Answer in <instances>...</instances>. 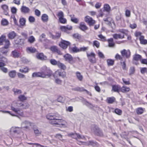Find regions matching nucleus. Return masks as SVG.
<instances>
[{
	"instance_id": "1",
	"label": "nucleus",
	"mask_w": 147,
	"mask_h": 147,
	"mask_svg": "<svg viewBox=\"0 0 147 147\" xmlns=\"http://www.w3.org/2000/svg\"><path fill=\"white\" fill-rule=\"evenodd\" d=\"M46 117L49 120H51L50 123L52 124L59 125L60 127H65L67 123L65 120L60 119V116L57 113H49L46 116Z\"/></svg>"
},
{
	"instance_id": "2",
	"label": "nucleus",
	"mask_w": 147,
	"mask_h": 147,
	"mask_svg": "<svg viewBox=\"0 0 147 147\" xmlns=\"http://www.w3.org/2000/svg\"><path fill=\"white\" fill-rule=\"evenodd\" d=\"M42 74L43 78H45L47 76L48 78L53 76V72L50 69L46 66H43L41 69Z\"/></svg>"
},
{
	"instance_id": "3",
	"label": "nucleus",
	"mask_w": 147,
	"mask_h": 147,
	"mask_svg": "<svg viewBox=\"0 0 147 147\" xmlns=\"http://www.w3.org/2000/svg\"><path fill=\"white\" fill-rule=\"evenodd\" d=\"M20 104L18 102L13 103L11 106V109L16 113L20 115L23 116V112H20Z\"/></svg>"
},
{
	"instance_id": "4",
	"label": "nucleus",
	"mask_w": 147,
	"mask_h": 147,
	"mask_svg": "<svg viewBox=\"0 0 147 147\" xmlns=\"http://www.w3.org/2000/svg\"><path fill=\"white\" fill-rule=\"evenodd\" d=\"M64 57L65 61L68 62L71 64L75 63L77 59L79 60H80V59L78 57L73 58L71 55L69 54H66L64 55Z\"/></svg>"
},
{
	"instance_id": "5",
	"label": "nucleus",
	"mask_w": 147,
	"mask_h": 147,
	"mask_svg": "<svg viewBox=\"0 0 147 147\" xmlns=\"http://www.w3.org/2000/svg\"><path fill=\"white\" fill-rule=\"evenodd\" d=\"M3 45V47L7 49L9 48L10 44L9 40L5 39V36L2 35L0 37V45Z\"/></svg>"
},
{
	"instance_id": "6",
	"label": "nucleus",
	"mask_w": 147,
	"mask_h": 147,
	"mask_svg": "<svg viewBox=\"0 0 147 147\" xmlns=\"http://www.w3.org/2000/svg\"><path fill=\"white\" fill-rule=\"evenodd\" d=\"M53 76L55 78L59 77L63 78L66 77V73L64 71H62L61 70H57L53 74Z\"/></svg>"
},
{
	"instance_id": "7",
	"label": "nucleus",
	"mask_w": 147,
	"mask_h": 147,
	"mask_svg": "<svg viewBox=\"0 0 147 147\" xmlns=\"http://www.w3.org/2000/svg\"><path fill=\"white\" fill-rule=\"evenodd\" d=\"M57 16L59 17V22L62 24H66L67 22V20L64 17V14L63 11H59L57 15Z\"/></svg>"
},
{
	"instance_id": "8",
	"label": "nucleus",
	"mask_w": 147,
	"mask_h": 147,
	"mask_svg": "<svg viewBox=\"0 0 147 147\" xmlns=\"http://www.w3.org/2000/svg\"><path fill=\"white\" fill-rule=\"evenodd\" d=\"M87 56L89 61L92 63H96V59L95 53L93 52H91L90 53H87Z\"/></svg>"
},
{
	"instance_id": "9",
	"label": "nucleus",
	"mask_w": 147,
	"mask_h": 147,
	"mask_svg": "<svg viewBox=\"0 0 147 147\" xmlns=\"http://www.w3.org/2000/svg\"><path fill=\"white\" fill-rule=\"evenodd\" d=\"M92 131L96 135L102 136H103V133L99 128L96 126H95L92 129Z\"/></svg>"
},
{
	"instance_id": "10",
	"label": "nucleus",
	"mask_w": 147,
	"mask_h": 147,
	"mask_svg": "<svg viewBox=\"0 0 147 147\" xmlns=\"http://www.w3.org/2000/svg\"><path fill=\"white\" fill-rule=\"evenodd\" d=\"M85 21L90 26H93L96 23L95 21L89 16H86L85 17Z\"/></svg>"
},
{
	"instance_id": "11",
	"label": "nucleus",
	"mask_w": 147,
	"mask_h": 147,
	"mask_svg": "<svg viewBox=\"0 0 147 147\" xmlns=\"http://www.w3.org/2000/svg\"><path fill=\"white\" fill-rule=\"evenodd\" d=\"M70 44V43L69 42L62 40L59 43V46L63 49H65Z\"/></svg>"
},
{
	"instance_id": "12",
	"label": "nucleus",
	"mask_w": 147,
	"mask_h": 147,
	"mask_svg": "<svg viewBox=\"0 0 147 147\" xmlns=\"http://www.w3.org/2000/svg\"><path fill=\"white\" fill-rule=\"evenodd\" d=\"M121 53L123 57H125L127 58H129L130 57L131 52L129 50H126L124 49L121 51Z\"/></svg>"
},
{
	"instance_id": "13",
	"label": "nucleus",
	"mask_w": 147,
	"mask_h": 147,
	"mask_svg": "<svg viewBox=\"0 0 147 147\" xmlns=\"http://www.w3.org/2000/svg\"><path fill=\"white\" fill-rule=\"evenodd\" d=\"M1 8L3 13L6 16L9 15V9L8 6L6 4H3L1 5Z\"/></svg>"
},
{
	"instance_id": "14",
	"label": "nucleus",
	"mask_w": 147,
	"mask_h": 147,
	"mask_svg": "<svg viewBox=\"0 0 147 147\" xmlns=\"http://www.w3.org/2000/svg\"><path fill=\"white\" fill-rule=\"evenodd\" d=\"M20 129L18 127H12L11 128L10 130V132L11 134H17L20 133Z\"/></svg>"
},
{
	"instance_id": "15",
	"label": "nucleus",
	"mask_w": 147,
	"mask_h": 147,
	"mask_svg": "<svg viewBox=\"0 0 147 147\" xmlns=\"http://www.w3.org/2000/svg\"><path fill=\"white\" fill-rule=\"evenodd\" d=\"M60 28L62 31L69 33V32H68V30H72V27L71 26H69L67 25L66 26H61L60 27Z\"/></svg>"
},
{
	"instance_id": "16",
	"label": "nucleus",
	"mask_w": 147,
	"mask_h": 147,
	"mask_svg": "<svg viewBox=\"0 0 147 147\" xmlns=\"http://www.w3.org/2000/svg\"><path fill=\"white\" fill-rule=\"evenodd\" d=\"M79 28L84 32H85L88 29V28L86 25L85 23L83 22L80 23Z\"/></svg>"
},
{
	"instance_id": "17",
	"label": "nucleus",
	"mask_w": 147,
	"mask_h": 147,
	"mask_svg": "<svg viewBox=\"0 0 147 147\" xmlns=\"http://www.w3.org/2000/svg\"><path fill=\"white\" fill-rule=\"evenodd\" d=\"M55 35H53L51 33L49 32V34L50 35V37L52 39H55L59 38L61 36V32H56Z\"/></svg>"
},
{
	"instance_id": "18",
	"label": "nucleus",
	"mask_w": 147,
	"mask_h": 147,
	"mask_svg": "<svg viewBox=\"0 0 147 147\" xmlns=\"http://www.w3.org/2000/svg\"><path fill=\"white\" fill-rule=\"evenodd\" d=\"M37 58L41 60H46L47 59V57L44 55L42 53H38L36 55Z\"/></svg>"
},
{
	"instance_id": "19",
	"label": "nucleus",
	"mask_w": 147,
	"mask_h": 147,
	"mask_svg": "<svg viewBox=\"0 0 147 147\" xmlns=\"http://www.w3.org/2000/svg\"><path fill=\"white\" fill-rule=\"evenodd\" d=\"M20 11L22 13L26 14L29 13L30 12V10L28 7L23 5L20 8Z\"/></svg>"
},
{
	"instance_id": "20",
	"label": "nucleus",
	"mask_w": 147,
	"mask_h": 147,
	"mask_svg": "<svg viewBox=\"0 0 147 147\" xmlns=\"http://www.w3.org/2000/svg\"><path fill=\"white\" fill-rule=\"evenodd\" d=\"M121 86L119 85H114L112 86V91L119 93L120 91Z\"/></svg>"
},
{
	"instance_id": "21",
	"label": "nucleus",
	"mask_w": 147,
	"mask_h": 147,
	"mask_svg": "<svg viewBox=\"0 0 147 147\" xmlns=\"http://www.w3.org/2000/svg\"><path fill=\"white\" fill-rule=\"evenodd\" d=\"M76 75L77 79L80 81H82L83 79V77L79 71H77L75 73Z\"/></svg>"
},
{
	"instance_id": "22",
	"label": "nucleus",
	"mask_w": 147,
	"mask_h": 147,
	"mask_svg": "<svg viewBox=\"0 0 147 147\" xmlns=\"http://www.w3.org/2000/svg\"><path fill=\"white\" fill-rule=\"evenodd\" d=\"M108 42V46L110 47H113L115 46V44L114 42L113 39L111 38L107 40Z\"/></svg>"
},
{
	"instance_id": "23",
	"label": "nucleus",
	"mask_w": 147,
	"mask_h": 147,
	"mask_svg": "<svg viewBox=\"0 0 147 147\" xmlns=\"http://www.w3.org/2000/svg\"><path fill=\"white\" fill-rule=\"evenodd\" d=\"M69 50L71 53H77L79 52V49L76 46L74 47H70Z\"/></svg>"
},
{
	"instance_id": "24",
	"label": "nucleus",
	"mask_w": 147,
	"mask_h": 147,
	"mask_svg": "<svg viewBox=\"0 0 147 147\" xmlns=\"http://www.w3.org/2000/svg\"><path fill=\"white\" fill-rule=\"evenodd\" d=\"M130 90L129 88L125 86L121 87L120 91L123 93H126L129 92Z\"/></svg>"
},
{
	"instance_id": "25",
	"label": "nucleus",
	"mask_w": 147,
	"mask_h": 147,
	"mask_svg": "<svg viewBox=\"0 0 147 147\" xmlns=\"http://www.w3.org/2000/svg\"><path fill=\"white\" fill-rule=\"evenodd\" d=\"M16 36V33L13 31L9 32L7 35L8 38L11 39H14Z\"/></svg>"
},
{
	"instance_id": "26",
	"label": "nucleus",
	"mask_w": 147,
	"mask_h": 147,
	"mask_svg": "<svg viewBox=\"0 0 147 147\" xmlns=\"http://www.w3.org/2000/svg\"><path fill=\"white\" fill-rule=\"evenodd\" d=\"M50 50L53 52H56L59 54H61L60 51L59 50L56 46H53L51 47Z\"/></svg>"
},
{
	"instance_id": "27",
	"label": "nucleus",
	"mask_w": 147,
	"mask_h": 147,
	"mask_svg": "<svg viewBox=\"0 0 147 147\" xmlns=\"http://www.w3.org/2000/svg\"><path fill=\"white\" fill-rule=\"evenodd\" d=\"M11 56L14 58H18L20 56V54L16 50H15L12 51Z\"/></svg>"
},
{
	"instance_id": "28",
	"label": "nucleus",
	"mask_w": 147,
	"mask_h": 147,
	"mask_svg": "<svg viewBox=\"0 0 147 147\" xmlns=\"http://www.w3.org/2000/svg\"><path fill=\"white\" fill-rule=\"evenodd\" d=\"M32 78L40 77L43 78L41 71L33 73L32 75Z\"/></svg>"
},
{
	"instance_id": "29",
	"label": "nucleus",
	"mask_w": 147,
	"mask_h": 147,
	"mask_svg": "<svg viewBox=\"0 0 147 147\" xmlns=\"http://www.w3.org/2000/svg\"><path fill=\"white\" fill-rule=\"evenodd\" d=\"M88 145H91L93 147L97 146H98V144L95 141L93 140H90L88 142Z\"/></svg>"
},
{
	"instance_id": "30",
	"label": "nucleus",
	"mask_w": 147,
	"mask_h": 147,
	"mask_svg": "<svg viewBox=\"0 0 147 147\" xmlns=\"http://www.w3.org/2000/svg\"><path fill=\"white\" fill-rule=\"evenodd\" d=\"M144 36H141L139 38V40L141 44L146 45L147 44V40L144 39Z\"/></svg>"
},
{
	"instance_id": "31",
	"label": "nucleus",
	"mask_w": 147,
	"mask_h": 147,
	"mask_svg": "<svg viewBox=\"0 0 147 147\" xmlns=\"http://www.w3.org/2000/svg\"><path fill=\"white\" fill-rule=\"evenodd\" d=\"M69 16L71 18V20L72 22L76 24L78 23L79 22V20L77 18H74V15H70Z\"/></svg>"
},
{
	"instance_id": "32",
	"label": "nucleus",
	"mask_w": 147,
	"mask_h": 147,
	"mask_svg": "<svg viewBox=\"0 0 147 147\" xmlns=\"http://www.w3.org/2000/svg\"><path fill=\"white\" fill-rule=\"evenodd\" d=\"M113 38L115 39H117V38L122 39L124 38V35L123 34L122 35L120 34H114L113 35Z\"/></svg>"
},
{
	"instance_id": "33",
	"label": "nucleus",
	"mask_w": 147,
	"mask_h": 147,
	"mask_svg": "<svg viewBox=\"0 0 147 147\" xmlns=\"http://www.w3.org/2000/svg\"><path fill=\"white\" fill-rule=\"evenodd\" d=\"M142 58V56L140 55L136 54L134 55L133 56V61L134 60L136 61H138Z\"/></svg>"
},
{
	"instance_id": "34",
	"label": "nucleus",
	"mask_w": 147,
	"mask_h": 147,
	"mask_svg": "<svg viewBox=\"0 0 147 147\" xmlns=\"http://www.w3.org/2000/svg\"><path fill=\"white\" fill-rule=\"evenodd\" d=\"M26 50L28 52H29L31 53H35L36 50V49L34 47H28L27 48Z\"/></svg>"
},
{
	"instance_id": "35",
	"label": "nucleus",
	"mask_w": 147,
	"mask_h": 147,
	"mask_svg": "<svg viewBox=\"0 0 147 147\" xmlns=\"http://www.w3.org/2000/svg\"><path fill=\"white\" fill-rule=\"evenodd\" d=\"M57 66L59 68L63 70H65L66 68V66L64 64L61 63L59 61L57 64Z\"/></svg>"
},
{
	"instance_id": "36",
	"label": "nucleus",
	"mask_w": 147,
	"mask_h": 147,
	"mask_svg": "<svg viewBox=\"0 0 147 147\" xmlns=\"http://www.w3.org/2000/svg\"><path fill=\"white\" fill-rule=\"evenodd\" d=\"M16 71L15 70H12L10 71L9 73V77L12 78H14L16 75Z\"/></svg>"
},
{
	"instance_id": "37",
	"label": "nucleus",
	"mask_w": 147,
	"mask_h": 147,
	"mask_svg": "<svg viewBox=\"0 0 147 147\" xmlns=\"http://www.w3.org/2000/svg\"><path fill=\"white\" fill-rule=\"evenodd\" d=\"M41 19L44 22H47L48 20V16L46 14H43L41 17Z\"/></svg>"
},
{
	"instance_id": "38",
	"label": "nucleus",
	"mask_w": 147,
	"mask_h": 147,
	"mask_svg": "<svg viewBox=\"0 0 147 147\" xmlns=\"http://www.w3.org/2000/svg\"><path fill=\"white\" fill-rule=\"evenodd\" d=\"M115 99L114 97H109L107 99V102L109 104L113 103L114 102H115Z\"/></svg>"
},
{
	"instance_id": "39",
	"label": "nucleus",
	"mask_w": 147,
	"mask_h": 147,
	"mask_svg": "<svg viewBox=\"0 0 147 147\" xmlns=\"http://www.w3.org/2000/svg\"><path fill=\"white\" fill-rule=\"evenodd\" d=\"M20 104V107L22 109H26L28 108L29 107V105L27 103H21Z\"/></svg>"
},
{
	"instance_id": "40",
	"label": "nucleus",
	"mask_w": 147,
	"mask_h": 147,
	"mask_svg": "<svg viewBox=\"0 0 147 147\" xmlns=\"http://www.w3.org/2000/svg\"><path fill=\"white\" fill-rule=\"evenodd\" d=\"M82 102L83 104L87 106L88 107L89 105L92 106V104L88 101L86 99L83 98L82 100Z\"/></svg>"
},
{
	"instance_id": "41",
	"label": "nucleus",
	"mask_w": 147,
	"mask_h": 147,
	"mask_svg": "<svg viewBox=\"0 0 147 147\" xmlns=\"http://www.w3.org/2000/svg\"><path fill=\"white\" fill-rule=\"evenodd\" d=\"M20 24V27L23 26L25 25L26 20L24 18H20L19 20Z\"/></svg>"
},
{
	"instance_id": "42",
	"label": "nucleus",
	"mask_w": 147,
	"mask_h": 147,
	"mask_svg": "<svg viewBox=\"0 0 147 147\" xmlns=\"http://www.w3.org/2000/svg\"><path fill=\"white\" fill-rule=\"evenodd\" d=\"M107 62L108 66H112L114 65V60L111 59H107Z\"/></svg>"
},
{
	"instance_id": "43",
	"label": "nucleus",
	"mask_w": 147,
	"mask_h": 147,
	"mask_svg": "<svg viewBox=\"0 0 147 147\" xmlns=\"http://www.w3.org/2000/svg\"><path fill=\"white\" fill-rule=\"evenodd\" d=\"M34 133L36 136H38L41 134L42 131L41 130H40L37 128H34L33 129Z\"/></svg>"
},
{
	"instance_id": "44",
	"label": "nucleus",
	"mask_w": 147,
	"mask_h": 147,
	"mask_svg": "<svg viewBox=\"0 0 147 147\" xmlns=\"http://www.w3.org/2000/svg\"><path fill=\"white\" fill-rule=\"evenodd\" d=\"M104 11L109 12L110 10V7L108 4H105L104 6Z\"/></svg>"
},
{
	"instance_id": "45",
	"label": "nucleus",
	"mask_w": 147,
	"mask_h": 147,
	"mask_svg": "<svg viewBox=\"0 0 147 147\" xmlns=\"http://www.w3.org/2000/svg\"><path fill=\"white\" fill-rule=\"evenodd\" d=\"M59 61H57L56 60L54 59H52L50 60V63L52 65H57Z\"/></svg>"
},
{
	"instance_id": "46",
	"label": "nucleus",
	"mask_w": 147,
	"mask_h": 147,
	"mask_svg": "<svg viewBox=\"0 0 147 147\" xmlns=\"http://www.w3.org/2000/svg\"><path fill=\"white\" fill-rule=\"evenodd\" d=\"M12 90L14 92V94H18L22 93V91L21 90L18 89L17 88H13V89Z\"/></svg>"
},
{
	"instance_id": "47",
	"label": "nucleus",
	"mask_w": 147,
	"mask_h": 147,
	"mask_svg": "<svg viewBox=\"0 0 147 147\" xmlns=\"http://www.w3.org/2000/svg\"><path fill=\"white\" fill-rule=\"evenodd\" d=\"M18 99L21 101H23L26 100L27 98L23 95H21L18 97Z\"/></svg>"
},
{
	"instance_id": "48",
	"label": "nucleus",
	"mask_w": 147,
	"mask_h": 147,
	"mask_svg": "<svg viewBox=\"0 0 147 147\" xmlns=\"http://www.w3.org/2000/svg\"><path fill=\"white\" fill-rule=\"evenodd\" d=\"M74 138L76 139H83L84 138V136H81L79 134H75L74 135Z\"/></svg>"
},
{
	"instance_id": "49",
	"label": "nucleus",
	"mask_w": 147,
	"mask_h": 147,
	"mask_svg": "<svg viewBox=\"0 0 147 147\" xmlns=\"http://www.w3.org/2000/svg\"><path fill=\"white\" fill-rule=\"evenodd\" d=\"M135 68L134 67H131L129 69V75H132L134 74L135 72Z\"/></svg>"
},
{
	"instance_id": "50",
	"label": "nucleus",
	"mask_w": 147,
	"mask_h": 147,
	"mask_svg": "<svg viewBox=\"0 0 147 147\" xmlns=\"http://www.w3.org/2000/svg\"><path fill=\"white\" fill-rule=\"evenodd\" d=\"M114 112L119 115H121L122 114V111L121 109L116 108Z\"/></svg>"
},
{
	"instance_id": "51",
	"label": "nucleus",
	"mask_w": 147,
	"mask_h": 147,
	"mask_svg": "<svg viewBox=\"0 0 147 147\" xmlns=\"http://www.w3.org/2000/svg\"><path fill=\"white\" fill-rule=\"evenodd\" d=\"M35 40L34 37L32 36H30L28 38V41L29 42L32 43L34 42Z\"/></svg>"
},
{
	"instance_id": "52",
	"label": "nucleus",
	"mask_w": 147,
	"mask_h": 147,
	"mask_svg": "<svg viewBox=\"0 0 147 147\" xmlns=\"http://www.w3.org/2000/svg\"><path fill=\"white\" fill-rule=\"evenodd\" d=\"M144 112V110L142 108H138L136 110V113L138 114H141Z\"/></svg>"
},
{
	"instance_id": "53",
	"label": "nucleus",
	"mask_w": 147,
	"mask_h": 147,
	"mask_svg": "<svg viewBox=\"0 0 147 147\" xmlns=\"http://www.w3.org/2000/svg\"><path fill=\"white\" fill-rule=\"evenodd\" d=\"M32 124V123L28 121H25L22 123V126H23L26 125H29L30 126H31Z\"/></svg>"
},
{
	"instance_id": "54",
	"label": "nucleus",
	"mask_w": 147,
	"mask_h": 147,
	"mask_svg": "<svg viewBox=\"0 0 147 147\" xmlns=\"http://www.w3.org/2000/svg\"><path fill=\"white\" fill-rule=\"evenodd\" d=\"M93 46H95L97 48H98L100 46V43L97 40H94L93 42Z\"/></svg>"
},
{
	"instance_id": "55",
	"label": "nucleus",
	"mask_w": 147,
	"mask_h": 147,
	"mask_svg": "<svg viewBox=\"0 0 147 147\" xmlns=\"http://www.w3.org/2000/svg\"><path fill=\"white\" fill-rule=\"evenodd\" d=\"M88 48L89 47H80L79 48V52L81 51L85 52L88 50Z\"/></svg>"
},
{
	"instance_id": "56",
	"label": "nucleus",
	"mask_w": 147,
	"mask_h": 147,
	"mask_svg": "<svg viewBox=\"0 0 147 147\" xmlns=\"http://www.w3.org/2000/svg\"><path fill=\"white\" fill-rule=\"evenodd\" d=\"M122 80L124 84L126 85H129L130 84V82L129 79H128L127 80L126 79L124 78H122Z\"/></svg>"
},
{
	"instance_id": "57",
	"label": "nucleus",
	"mask_w": 147,
	"mask_h": 147,
	"mask_svg": "<svg viewBox=\"0 0 147 147\" xmlns=\"http://www.w3.org/2000/svg\"><path fill=\"white\" fill-rule=\"evenodd\" d=\"M4 49H5L3 47L0 48V51L3 54L7 55V53L8 52V51L7 50H5Z\"/></svg>"
},
{
	"instance_id": "58",
	"label": "nucleus",
	"mask_w": 147,
	"mask_h": 147,
	"mask_svg": "<svg viewBox=\"0 0 147 147\" xmlns=\"http://www.w3.org/2000/svg\"><path fill=\"white\" fill-rule=\"evenodd\" d=\"M140 72L141 73L144 74L145 73H146L147 71V68L146 67H141L140 68Z\"/></svg>"
},
{
	"instance_id": "59",
	"label": "nucleus",
	"mask_w": 147,
	"mask_h": 147,
	"mask_svg": "<svg viewBox=\"0 0 147 147\" xmlns=\"http://www.w3.org/2000/svg\"><path fill=\"white\" fill-rule=\"evenodd\" d=\"M73 37L75 38L80 39L81 38V35L78 33L74 34L73 35Z\"/></svg>"
},
{
	"instance_id": "60",
	"label": "nucleus",
	"mask_w": 147,
	"mask_h": 147,
	"mask_svg": "<svg viewBox=\"0 0 147 147\" xmlns=\"http://www.w3.org/2000/svg\"><path fill=\"white\" fill-rule=\"evenodd\" d=\"M0 61L5 63L7 62V59L5 57H2L0 58Z\"/></svg>"
},
{
	"instance_id": "61",
	"label": "nucleus",
	"mask_w": 147,
	"mask_h": 147,
	"mask_svg": "<svg viewBox=\"0 0 147 147\" xmlns=\"http://www.w3.org/2000/svg\"><path fill=\"white\" fill-rule=\"evenodd\" d=\"M46 35L44 33H42L39 36V41L41 42H42V39L45 38Z\"/></svg>"
},
{
	"instance_id": "62",
	"label": "nucleus",
	"mask_w": 147,
	"mask_h": 147,
	"mask_svg": "<svg viewBox=\"0 0 147 147\" xmlns=\"http://www.w3.org/2000/svg\"><path fill=\"white\" fill-rule=\"evenodd\" d=\"M28 20L30 22L32 23L35 22V19L32 16H30Z\"/></svg>"
},
{
	"instance_id": "63",
	"label": "nucleus",
	"mask_w": 147,
	"mask_h": 147,
	"mask_svg": "<svg viewBox=\"0 0 147 147\" xmlns=\"http://www.w3.org/2000/svg\"><path fill=\"white\" fill-rule=\"evenodd\" d=\"M0 69L1 70L5 73H7L8 72L7 69L5 67H1Z\"/></svg>"
},
{
	"instance_id": "64",
	"label": "nucleus",
	"mask_w": 147,
	"mask_h": 147,
	"mask_svg": "<svg viewBox=\"0 0 147 147\" xmlns=\"http://www.w3.org/2000/svg\"><path fill=\"white\" fill-rule=\"evenodd\" d=\"M98 56L100 58L104 59L105 58V56L103 53L99 51L98 53Z\"/></svg>"
}]
</instances>
